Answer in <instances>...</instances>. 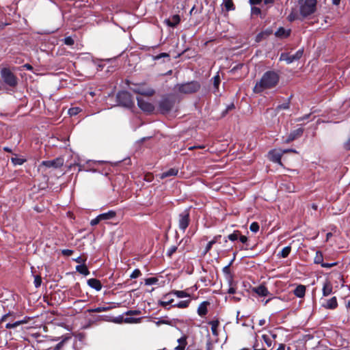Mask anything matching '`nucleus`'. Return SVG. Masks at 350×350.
<instances>
[{
	"instance_id": "obj_1",
	"label": "nucleus",
	"mask_w": 350,
	"mask_h": 350,
	"mask_svg": "<svg viewBox=\"0 0 350 350\" xmlns=\"http://www.w3.org/2000/svg\"><path fill=\"white\" fill-rule=\"evenodd\" d=\"M280 80L279 74L273 70L265 72L260 79L256 82L254 87L253 92L259 94L265 90L275 88Z\"/></svg>"
},
{
	"instance_id": "obj_2",
	"label": "nucleus",
	"mask_w": 350,
	"mask_h": 350,
	"mask_svg": "<svg viewBox=\"0 0 350 350\" xmlns=\"http://www.w3.org/2000/svg\"><path fill=\"white\" fill-rule=\"evenodd\" d=\"M176 88L180 93L192 94L200 89V85L197 81H191L186 83L178 84Z\"/></svg>"
},
{
	"instance_id": "obj_3",
	"label": "nucleus",
	"mask_w": 350,
	"mask_h": 350,
	"mask_svg": "<svg viewBox=\"0 0 350 350\" xmlns=\"http://www.w3.org/2000/svg\"><path fill=\"white\" fill-rule=\"evenodd\" d=\"M117 101L119 105L126 107H131L134 104L132 96L126 91L120 92L117 94Z\"/></svg>"
},
{
	"instance_id": "obj_4",
	"label": "nucleus",
	"mask_w": 350,
	"mask_h": 350,
	"mask_svg": "<svg viewBox=\"0 0 350 350\" xmlns=\"http://www.w3.org/2000/svg\"><path fill=\"white\" fill-rule=\"evenodd\" d=\"M1 75L3 81L9 86L15 87L17 85V78L8 68H3Z\"/></svg>"
},
{
	"instance_id": "obj_5",
	"label": "nucleus",
	"mask_w": 350,
	"mask_h": 350,
	"mask_svg": "<svg viewBox=\"0 0 350 350\" xmlns=\"http://www.w3.org/2000/svg\"><path fill=\"white\" fill-rule=\"evenodd\" d=\"M288 152H293L295 151L293 149H274L269 152V157L271 161L278 163L280 165H282L281 163V158L282 156Z\"/></svg>"
},
{
	"instance_id": "obj_6",
	"label": "nucleus",
	"mask_w": 350,
	"mask_h": 350,
	"mask_svg": "<svg viewBox=\"0 0 350 350\" xmlns=\"http://www.w3.org/2000/svg\"><path fill=\"white\" fill-rule=\"evenodd\" d=\"M190 223L189 213L188 210H185L178 215V228L183 232L189 226Z\"/></svg>"
},
{
	"instance_id": "obj_7",
	"label": "nucleus",
	"mask_w": 350,
	"mask_h": 350,
	"mask_svg": "<svg viewBox=\"0 0 350 350\" xmlns=\"http://www.w3.org/2000/svg\"><path fill=\"white\" fill-rule=\"evenodd\" d=\"M131 90L136 94L151 96L154 94V90L145 85H134L131 87Z\"/></svg>"
},
{
	"instance_id": "obj_8",
	"label": "nucleus",
	"mask_w": 350,
	"mask_h": 350,
	"mask_svg": "<svg viewBox=\"0 0 350 350\" xmlns=\"http://www.w3.org/2000/svg\"><path fill=\"white\" fill-rule=\"evenodd\" d=\"M304 53V49L298 50L295 54L290 55L288 53H282L280 57V61H285L287 64H291L292 62L299 59Z\"/></svg>"
},
{
	"instance_id": "obj_9",
	"label": "nucleus",
	"mask_w": 350,
	"mask_h": 350,
	"mask_svg": "<svg viewBox=\"0 0 350 350\" xmlns=\"http://www.w3.org/2000/svg\"><path fill=\"white\" fill-rule=\"evenodd\" d=\"M64 160L62 157H57L53 160L49 161H43L40 165V167H45L47 168H54L57 169L62 167L64 165Z\"/></svg>"
},
{
	"instance_id": "obj_10",
	"label": "nucleus",
	"mask_w": 350,
	"mask_h": 350,
	"mask_svg": "<svg viewBox=\"0 0 350 350\" xmlns=\"http://www.w3.org/2000/svg\"><path fill=\"white\" fill-rule=\"evenodd\" d=\"M174 101L169 98H163L159 103V110L161 113H168L174 107Z\"/></svg>"
},
{
	"instance_id": "obj_11",
	"label": "nucleus",
	"mask_w": 350,
	"mask_h": 350,
	"mask_svg": "<svg viewBox=\"0 0 350 350\" xmlns=\"http://www.w3.org/2000/svg\"><path fill=\"white\" fill-rule=\"evenodd\" d=\"M174 294L172 293V291L168 293H166L162 297V299L159 301V304L165 308L169 309L167 308L169 305H172L174 301Z\"/></svg>"
},
{
	"instance_id": "obj_12",
	"label": "nucleus",
	"mask_w": 350,
	"mask_h": 350,
	"mask_svg": "<svg viewBox=\"0 0 350 350\" xmlns=\"http://www.w3.org/2000/svg\"><path fill=\"white\" fill-rule=\"evenodd\" d=\"M137 105H138L139 107L142 111L147 112V113H150L154 111V107L150 103H148V102L146 101L145 100H144L143 98H141L139 97L137 98Z\"/></svg>"
},
{
	"instance_id": "obj_13",
	"label": "nucleus",
	"mask_w": 350,
	"mask_h": 350,
	"mask_svg": "<svg viewBox=\"0 0 350 350\" xmlns=\"http://www.w3.org/2000/svg\"><path fill=\"white\" fill-rule=\"evenodd\" d=\"M303 132H304V129L299 128V129L293 131V132H291L290 133V135L286 138L283 137V141L285 143H289V142L293 141L294 139H295L297 137L301 136L302 135Z\"/></svg>"
},
{
	"instance_id": "obj_14",
	"label": "nucleus",
	"mask_w": 350,
	"mask_h": 350,
	"mask_svg": "<svg viewBox=\"0 0 350 350\" xmlns=\"http://www.w3.org/2000/svg\"><path fill=\"white\" fill-rule=\"evenodd\" d=\"M322 306L326 309H335L338 306L336 297H333L329 299L325 300V302L323 303Z\"/></svg>"
},
{
	"instance_id": "obj_15",
	"label": "nucleus",
	"mask_w": 350,
	"mask_h": 350,
	"mask_svg": "<svg viewBox=\"0 0 350 350\" xmlns=\"http://www.w3.org/2000/svg\"><path fill=\"white\" fill-rule=\"evenodd\" d=\"M291 29H285L284 27H280L275 32V36L280 39L286 38L290 36Z\"/></svg>"
},
{
	"instance_id": "obj_16",
	"label": "nucleus",
	"mask_w": 350,
	"mask_h": 350,
	"mask_svg": "<svg viewBox=\"0 0 350 350\" xmlns=\"http://www.w3.org/2000/svg\"><path fill=\"white\" fill-rule=\"evenodd\" d=\"M88 284L92 288L99 291L102 288V284L100 280L96 278H91L88 280Z\"/></svg>"
},
{
	"instance_id": "obj_17",
	"label": "nucleus",
	"mask_w": 350,
	"mask_h": 350,
	"mask_svg": "<svg viewBox=\"0 0 350 350\" xmlns=\"http://www.w3.org/2000/svg\"><path fill=\"white\" fill-rule=\"evenodd\" d=\"M98 215H99V219L101 221L110 220V219H113V218L116 217V212L113 210H110L107 213H104L100 214Z\"/></svg>"
},
{
	"instance_id": "obj_18",
	"label": "nucleus",
	"mask_w": 350,
	"mask_h": 350,
	"mask_svg": "<svg viewBox=\"0 0 350 350\" xmlns=\"http://www.w3.org/2000/svg\"><path fill=\"white\" fill-rule=\"evenodd\" d=\"M208 304L209 303L208 301H203L199 305L197 310L199 316L204 317L207 314V306Z\"/></svg>"
},
{
	"instance_id": "obj_19",
	"label": "nucleus",
	"mask_w": 350,
	"mask_h": 350,
	"mask_svg": "<svg viewBox=\"0 0 350 350\" xmlns=\"http://www.w3.org/2000/svg\"><path fill=\"white\" fill-rule=\"evenodd\" d=\"M178 170L176 168H170V170H167L166 172H164L161 173L159 176L160 178L164 179L169 176H175L178 174Z\"/></svg>"
},
{
	"instance_id": "obj_20",
	"label": "nucleus",
	"mask_w": 350,
	"mask_h": 350,
	"mask_svg": "<svg viewBox=\"0 0 350 350\" xmlns=\"http://www.w3.org/2000/svg\"><path fill=\"white\" fill-rule=\"evenodd\" d=\"M317 3V0H308V16L315 12Z\"/></svg>"
},
{
	"instance_id": "obj_21",
	"label": "nucleus",
	"mask_w": 350,
	"mask_h": 350,
	"mask_svg": "<svg viewBox=\"0 0 350 350\" xmlns=\"http://www.w3.org/2000/svg\"><path fill=\"white\" fill-rule=\"evenodd\" d=\"M254 291L261 297H265L269 294L267 288L263 285H260L254 288Z\"/></svg>"
},
{
	"instance_id": "obj_22",
	"label": "nucleus",
	"mask_w": 350,
	"mask_h": 350,
	"mask_svg": "<svg viewBox=\"0 0 350 350\" xmlns=\"http://www.w3.org/2000/svg\"><path fill=\"white\" fill-rule=\"evenodd\" d=\"M187 336L184 335L181 338L177 340V342L179 343L176 347H175V350H184L187 344Z\"/></svg>"
},
{
	"instance_id": "obj_23",
	"label": "nucleus",
	"mask_w": 350,
	"mask_h": 350,
	"mask_svg": "<svg viewBox=\"0 0 350 350\" xmlns=\"http://www.w3.org/2000/svg\"><path fill=\"white\" fill-rule=\"evenodd\" d=\"M76 271L83 275L90 274V271L85 264L78 265L76 266Z\"/></svg>"
},
{
	"instance_id": "obj_24",
	"label": "nucleus",
	"mask_w": 350,
	"mask_h": 350,
	"mask_svg": "<svg viewBox=\"0 0 350 350\" xmlns=\"http://www.w3.org/2000/svg\"><path fill=\"white\" fill-rule=\"evenodd\" d=\"M71 338V336L70 334H68L66 336H62V340L59 341V343L56 345V346L54 347L53 350H61L62 348L64 347L65 342L70 340Z\"/></svg>"
},
{
	"instance_id": "obj_25",
	"label": "nucleus",
	"mask_w": 350,
	"mask_h": 350,
	"mask_svg": "<svg viewBox=\"0 0 350 350\" xmlns=\"http://www.w3.org/2000/svg\"><path fill=\"white\" fill-rule=\"evenodd\" d=\"M180 22V16L177 14L174 15L170 19L166 20V23L170 27H175L176 25H178Z\"/></svg>"
},
{
	"instance_id": "obj_26",
	"label": "nucleus",
	"mask_w": 350,
	"mask_h": 350,
	"mask_svg": "<svg viewBox=\"0 0 350 350\" xmlns=\"http://www.w3.org/2000/svg\"><path fill=\"white\" fill-rule=\"evenodd\" d=\"M221 235H217V236H215L213 240H211V241H209L206 247H205V250H204V254H206L208 252L210 251V250L211 249V247H213V245L216 243L218 240L221 238Z\"/></svg>"
},
{
	"instance_id": "obj_27",
	"label": "nucleus",
	"mask_w": 350,
	"mask_h": 350,
	"mask_svg": "<svg viewBox=\"0 0 350 350\" xmlns=\"http://www.w3.org/2000/svg\"><path fill=\"white\" fill-rule=\"evenodd\" d=\"M306 293V287L303 285H299L294 290L295 295L298 297H303Z\"/></svg>"
},
{
	"instance_id": "obj_28",
	"label": "nucleus",
	"mask_w": 350,
	"mask_h": 350,
	"mask_svg": "<svg viewBox=\"0 0 350 350\" xmlns=\"http://www.w3.org/2000/svg\"><path fill=\"white\" fill-rule=\"evenodd\" d=\"M191 301L190 299L180 301L176 304L172 305V307H177L179 308H186L189 306Z\"/></svg>"
},
{
	"instance_id": "obj_29",
	"label": "nucleus",
	"mask_w": 350,
	"mask_h": 350,
	"mask_svg": "<svg viewBox=\"0 0 350 350\" xmlns=\"http://www.w3.org/2000/svg\"><path fill=\"white\" fill-rule=\"evenodd\" d=\"M172 293L174 296H176L178 298H184V297H190V295L185 292V291H172Z\"/></svg>"
},
{
	"instance_id": "obj_30",
	"label": "nucleus",
	"mask_w": 350,
	"mask_h": 350,
	"mask_svg": "<svg viewBox=\"0 0 350 350\" xmlns=\"http://www.w3.org/2000/svg\"><path fill=\"white\" fill-rule=\"evenodd\" d=\"M26 161H27L26 159L22 158V157H14L11 158V161L14 165H21Z\"/></svg>"
},
{
	"instance_id": "obj_31",
	"label": "nucleus",
	"mask_w": 350,
	"mask_h": 350,
	"mask_svg": "<svg viewBox=\"0 0 350 350\" xmlns=\"http://www.w3.org/2000/svg\"><path fill=\"white\" fill-rule=\"evenodd\" d=\"M332 293V287L330 284L325 283L323 286V295L328 296Z\"/></svg>"
},
{
	"instance_id": "obj_32",
	"label": "nucleus",
	"mask_w": 350,
	"mask_h": 350,
	"mask_svg": "<svg viewBox=\"0 0 350 350\" xmlns=\"http://www.w3.org/2000/svg\"><path fill=\"white\" fill-rule=\"evenodd\" d=\"M209 324L211 325L212 334L214 336H218L217 328L219 326V321H211L209 323Z\"/></svg>"
},
{
	"instance_id": "obj_33",
	"label": "nucleus",
	"mask_w": 350,
	"mask_h": 350,
	"mask_svg": "<svg viewBox=\"0 0 350 350\" xmlns=\"http://www.w3.org/2000/svg\"><path fill=\"white\" fill-rule=\"evenodd\" d=\"M290 252H291V247L286 246L282 250V251L278 254V256L281 258H286L288 256V254H290Z\"/></svg>"
},
{
	"instance_id": "obj_34",
	"label": "nucleus",
	"mask_w": 350,
	"mask_h": 350,
	"mask_svg": "<svg viewBox=\"0 0 350 350\" xmlns=\"http://www.w3.org/2000/svg\"><path fill=\"white\" fill-rule=\"evenodd\" d=\"M323 254L321 252L317 251L316 252V256L314 258V262L315 264H321L323 263Z\"/></svg>"
},
{
	"instance_id": "obj_35",
	"label": "nucleus",
	"mask_w": 350,
	"mask_h": 350,
	"mask_svg": "<svg viewBox=\"0 0 350 350\" xmlns=\"http://www.w3.org/2000/svg\"><path fill=\"white\" fill-rule=\"evenodd\" d=\"M224 4L227 11L234 10V4L232 0H224Z\"/></svg>"
},
{
	"instance_id": "obj_36",
	"label": "nucleus",
	"mask_w": 350,
	"mask_h": 350,
	"mask_svg": "<svg viewBox=\"0 0 350 350\" xmlns=\"http://www.w3.org/2000/svg\"><path fill=\"white\" fill-rule=\"evenodd\" d=\"M239 234H240V231L235 230V231H234L233 233L229 234L227 237V239H229L231 241H237L239 239Z\"/></svg>"
},
{
	"instance_id": "obj_37",
	"label": "nucleus",
	"mask_w": 350,
	"mask_h": 350,
	"mask_svg": "<svg viewBox=\"0 0 350 350\" xmlns=\"http://www.w3.org/2000/svg\"><path fill=\"white\" fill-rule=\"evenodd\" d=\"M213 86H214V92L216 93L217 90L219 88V85L220 83V77L219 75L217 74L213 77Z\"/></svg>"
},
{
	"instance_id": "obj_38",
	"label": "nucleus",
	"mask_w": 350,
	"mask_h": 350,
	"mask_svg": "<svg viewBox=\"0 0 350 350\" xmlns=\"http://www.w3.org/2000/svg\"><path fill=\"white\" fill-rule=\"evenodd\" d=\"M23 323H25V321H18L14 323H8L5 325V328L14 329V328L18 327V325L23 324Z\"/></svg>"
},
{
	"instance_id": "obj_39",
	"label": "nucleus",
	"mask_w": 350,
	"mask_h": 350,
	"mask_svg": "<svg viewBox=\"0 0 350 350\" xmlns=\"http://www.w3.org/2000/svg\"><path fill=\"white\" fill-rule=\"evenodd\" d=\"M158 282V279L157 278H148L145 280L146 285H153L155 284Z\"/></svg>"
},
{
	"instance_id": "obj_40",
	"label": "nucleus",
	"mask_w": 350,
	"mask_h": 350,
	"mask_svg": "<svg viewBox=\"0 0 350 350\" xmlns=\"http://www.w3.org/2000/svg\"><path fill=\"white\" fill-rule=\"evenodd\" d=\"M81 111V109L79 107H72L69 109L68 113L70 116H76Z\"/></svg>"
},
{
	"instance_id": "obj_41",
	"label": "nucleus",
	"mask_w": 350,
	"mask_h": 350,
	"mask_svg": "<svg viewBox=\"0 0 350 350\" xmlns=\"http://www.w3.org/2000/svg\"><path fill=\"white\" fill-rule=\"evenodd\" d=\"M107 310H108V308H107V307H97L95 308L88 310V312H105Z\"/></svg>"
},
{
	"instance_id": "obj_42",
	"label": "nucleus",
	"mask_w": 350,
	"mask_h": 350,
	"mask_svg": "<svg viewBox=\"0 0 350 350\" xmlns=\"http://www.w3.org/2000/svg\"><path fill=\"white\" fill-rule=\"evenodd\" d=\"M250 230L252 232H257L259 230V225L257 222H252L250 226Z\"/></svg>"
},
{
	"instance_id": "obj_43",
	"label": "nucleus",
	"mask_w": 350,
	"mask_h": 350,
	"mask_svg": "<svg viewBox=\"0 0 350 350\" xmlns=\"http://www.w3.org/2000/svg\"><path fill=\"white\" fill-rule=\"evenodd\" d=\"M288 108H289V101H287V102H285L282 104L278 105V107H276V111H278L280 110L287 109Z\"/></svg>"
},
{
	"instance_id": "obj_44",
	"label": "nucleus",
	"mask_w": 350,
	"mask_h": 350,
	"mask_svg": "<svg viewBox=\"0 0 350 350\" xmlns=\"http://www.w3.org/2000/svg\"><path fill=\"white\" fill-rule=\"evenodd\" d=\"M177 249H178V247L176 245L171 246L170 247H169V249L167 251V255L169 257H171L173 255V254L176 252Z\"/></svg>"
},
{
	"instance_id": "obj_45",
	"label": "nucleus",
	"mask_w": 350,
	"mask_h": 350,
	"mask_svg": "<svg viewBox=\"0 0 350 350\" xmlns=\"http://www.w3.org/2000/svg\"><path fill=\"white\" fill-rule=\"evenodd\" d=\"M63 42L64 43L66 44V45H68V46H72V44H74V40L72 39V37L70 36H68V37H66L64 40H63Z\"/></svg>"
},
{
	"instance_id": "obj_46",
	"label": "nucleus",
	"mask_w": 350,
	"mask_h": 350,
	"mask_svg": "<svg viewBox=\"0 0 350 350\" xmlns=\"http://www.w3.org/2000/svg\"><path fill=\"white\" fill-rule=\"evenodd\" d=\"M34 285L36 288H38L40 286L42 283V278L40 275H36L34 276Z\"/></svg>"
},
{
	"instance_id": "obj_47",
	"label": "nucleus",
	"mask_w": 350,
	"mask_h": 350,
	"mask_svg": "<svg viewBox=\"0 0 350 350\" xmlns=\"http://www.w3.org/2000/svg\"><path fill=\"white\" fill-rule=\"evenodd\" d=\"M262 338L263 341L267 344V345L268 347H271V346L272 341H271V338H269V336L264 334V335L262 336Z\"/></svg>"
},
{
	"instance_id": "obj_48",
	"label": "nucleus",
	"mask_w": 350,
	"mask_h": 350,
	"mask_svg": "<svg viewBox=\"0 0 350 350\" xmlns=\"http://www.w3.org/2000/svg\"><path fill=\"white\" fill-rule=\"evenodd\" d=\"M140 275H141V271L139 269H136L131 273L130 278H133V279L137 278L139 277Z\"/></svg>"
},
{
	"instance_id": "obj_49",
	"label": "nucleus",
	"mask_w": 350,
	"mask_h": 350,
	"mask_svg": "<svg viewBox=\"0 0 350 350\" xmlns=\"http://www.w3.org/2000/svg\"><path fill=\"white\" fill-rule=\"evenodd\" d=\"M126 315H139L141 314V311L139 310H131L125 312Z\"/></svg>"
},
{
	"instance_id": "obj_50",
	"label": "nucleus",
	"mask_w": 350,
	"mask_h": 350,
	"mask_svg": "<svg viewBox=\"0 0 350 350\" xmlns=\"http://www.w3.org/2000/svg\"><path fill=\"white\" fill-rule=\"evenodd\" d=\"M232 262V260L228 265L225 266L222 269L223 273L226 275H230V266L231 265Z\"/></svg>"
},
{
	"instance_id": "obj_51",
	"label": "nucleus",
	"mask_w": 350,
	"mask_h": 350,
	"mask_svg": "<svg viewBox=\"0 0 350 350\" xmlns=\"http://www.w3.org/2000/svg\"><path fill=\"white\" fill-rule=\"evenodd\" d=\"M251 12L252 15H258L260 14V9L256 7H252Z\"/></svg>"
},
{
	"instance_id": "obj_52",
	"label": "nucleus",
	"mask_w": 350,
	"mask_h": 350,
	"mask_svg": "<svg viewBox=\"0 0 350 350\" xmlns=\"http://www.w3.org/2000/svg\"><path fill=\"white\" fill-rule=\"evenodd\" d=\"M74 260L79 263V265L81 264H85L86 258H83L81 256L77 257V258H75Z\"/></svg>"
},
{
	"instance_id": "obj_53",
	"label": "nucleus",
	"mask_w": 350,
	"mask_h": 350,
	"mask_svg": "<svg viewBox=\"0 0 350 350\" xmlns=\"http://www.w3.org/2000/svg\"><path fill=\"white\" fill-rule=\"evenodd\" d=\"M101 220L99 219V215H98L96 218L92 219L90 221V225L91 226H96L97 225Z\"/></svg>"
},
{
	"instance_id": "obj_54",
	"label": "nucleus",
	"mask_w": 350,
	"mask_h": 350,
	"mask_svg": "<svg viewBox=\"0 0 350 350\" xmlns=\"http://www.w3.org/2000/svg\"><path fill=\"white\" fill-rule=\"evenodd\" d=\"M169 57V55L166 53H161L156 56H154V59L157 60L162 57Z\"/></svg>"
},
{
	"instance_id": "obj_55",
	"label": "nucleus",
	"mask_w": 350,
	"mask_h": 350,
	"mask_svg": "<svg viewBox=\"0 0 350 350\" xmlns=\"http://www.w3.org/2000/svg\"><path fill=\"white\" fill-rule=\"evenodd\" d=\"M336 264H337V262H332V263L323 262V263H321V267H324V268H330V267L336 265Z\"/></svg>"
},
{
	"instance_id": "obj_56",
	"label": "nucleus",
	"mask_w": 350,
	"mask_h": 350,
	"mask_svg": "<svg viewBox=\"0 0 350 350\" xmlns=\"http://www.w3.org/2000/svg\"><path fill=\"white\" fill-rule=\"evenodd\" d=\"M73 253V251L71 250H68V249H66V250H63L62 251V254L64 256H70Z\"/></svg>"
},
{
	"instance_id": "obj_57",
	"label": "nucleus",
	"mask_w": 350,
	"mask_h": 350,
	"mask_svg": "<svg viewBox=\"0 0 350 350\" xmlns=\"http://www.w3.org/2000/svg\"><path fill=\"white\" fill-rule=\"evenodd\" d=\"M239 241L243 243V244H246L247 242V237L244 236V235H241V234H239Z\"/></svg>"
},
{
	"instance_id": "obj_58",
	"label": "nucleus",
	"mask_w": 350,
	"mask_h": 350,
	"mask_svg": "<svg viewBox=\"0 0 350 350\" xmlns=\"http://www.w3.org/2000/svg\"><path fill=\"white\" fill-rule=\"evenodd\" d=\"M155 324H156L157 326H159V325H161V324H167V325H169V324H170V323L168 321H165V320H159V321H156V322H155Z\"/></svg>"
},
{
	"instance_id": "obj_59",
	"label": "nucleus",
	"mask_w": 350,
	"mask_h": 350,
	"mask_svg": "<svg viewBox=\"0 0 350 350\" xmlns=\"http://www.w3.org/2000/svg\"><path fill=\"white\" fill-rule=\"evenodd\" d=\"M10 315H11V313H10V312H8V313H7V314H4V315L1 317V320H0V321H5L8 319V317H9Z\"/></svg>"
},
{
	"instance_id": "obj_60",
	"label": "nucleus",
	"mask_w": 350,
	"mask_h": 350,
	"mask_svg": "<svg viewBox=\"0 0 350 350\" xmlns=\"http://www.w3.org/2000/svg\"><path fill=\"white\" fill-rule=\"evenodd\" d=\"M262 0H250L251 5L259 4Z\"/></svg>"
},
{
	"instance_id": "obj_61",
	"label": "nucleus",
	"mask_w": 350,
	"mask_h": 350,
	"mask_svg": "<svg viewBox=\"0 0 350 350\" xmlns=\"http://www.w3.org/2000/svg\"><path fill=\"white\" fill-rule=\"evenodd\" d=\"M228 293L229 294H234L236 293V289L234 287H230L228 290Z\"/></svg>"
},
{
	"instance_id": "obj_62",
	"label": "nucleus",
	"mask_w": 350,
	"mask_h": 350,
	"mask_svg": "<svg viewBox=\"0 0 350 350\" xmlns=\"http://www.w3.org/2000/svg\"><path fill=\"white\" fill-rule=\"evenodd\" d=\"M288 18L289 21H294L296 18V17L295 16V15L293 14H291L288 16Z\"/></svg>"
},
{
	"instance_id": "obj_63",
	"label": "nucleus",
	"mask_w": 350,
	"mask_h": 350,
	"mask_svg": "<svg viewBox=\"0 0 350 350\" xmlns=\"http://www.w3.org/2000/svg\"><path fill=\"white\" fill-rule=\"evenodd\" d=\"M276 350H285V345L280 344Z\"/></svg>"
},
{
	"instance_id": "obj_64",
	"label": "nucleus",
	"mask_w": 350,
	"mask_h": 350,
	"mask_svg": "<svg viewBox=\"0 0 350 350\" xmlns=\"http://www.w3.org/2000/svg\"><path fill=\"white\" fill-rule=\"evenodd\" d=\"M24 67L26 68L27 70H32V66L30 64H25Z\"/></svg>"
}]
</instances>
